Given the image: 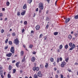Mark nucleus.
Wrapping results in <instances>:
<instances>
[{
  "mask_svg": "<svg viewBox=\"0 0 78 78\" xmlns=\"http://www.w3.org/2000/svg\"><path fill=\"white\" fill-rule=\"evenodd\" d=\"M38 8L39 9V13H41L42 11L41 10L44 9V3L41 2L38 4Z\"/></svg>",
  "mask_w": 78,
  "mask_h": 78,
  "instance_id": "f257e3e1",
  "label": "nucleus"
},
{
  "mask_svg": "<svg viewBox=\"0 0 78 78\" xmlns=\"http://www.w3.org/2000/svg\"><path fill=\"white\" fill-rule=\"evenodd\" d=\"M69 47H71L69 48V51H70V50H72L74 49V48L75 47V44H73V43L71 42L69 43Z\"/></svg>",
  "mask_w": 78,
  "mask_h": 78,
  "instance_id": "f03ea898",
  "label": "nucleus"
},
{
  "mask_svg": "<svg viewBox=\"0 0 78 78\" xmlns=\"http://www.w3.org/2000/svg\"><path fill=\"white\" fill-rule=\"evenodd\" d=\"M14 44H15L16 45H19V41L18 38L15 39L13 41Z\"/></svg>",
  "mask_w": 78,
  "mask_h": 78,
  "instance_id": "7ed1b4c3",
  "label": "nucleus"
},
{
  "mask_svg": "<svg viewBox=\"0 0 78 78\" xmlns=\"http://www.w3.org/2000/svg\"><path fill=\"white\" fill-rule=\"evenodd\" d=\"M66 65V62H65V61H64L63 62H62L61 66L62 67H64Z\"/></svg>",
  "mask_w": 78,
  "mask_h": 78,
  "instance_id": "20e7f679",
  "label": "nucleus"
},
{
  "mask_svg": "<svg viewBox=\"0 0 78 78\" xmlns=\"http://www.w3.org/2000/svg\"><path fill=\"white\" fill-rule=\"evenodd\" d=\"M64 19L65 20V23H68V22H69V21L70 20V18H64Z\"/></svg>",
  "mask_w": 78,
  "mask_h": 78,
  "instance_id": "39448f33",
  "label": "nucleus"
},
{
  "mask_svg": "<svg viewBox=\"0 0 78 78\" xmlns=\"http://www.w3.org/2000/svg\"><path fill=\"white\" fill-rule=\"evenodd\" d=\"M10 51L12 53H14V47H12L10 49Z\"/></svg>",
  "mask_w": 78,
  "mask_h": 78,
  "instance_id": "423d86ee",
  "label": "nucleus"
},
{
  "mask_svg": "<svg viewBox=\"0 0 78 78\" xmlns=\"http://www.w3.org/2000/svg\"><path fill=\"white\" fill-rule=\"evenodd\" d=\"M59 59L60 61H62V58L61 57L60 58H57V63H59Z\"/></svg>",
  "mask_w": 78,
  "mask_h": 78,
  "instance_id": "0eeeda50",
  "label": "nucleus"
},
{
  "mask_svg": "<svg viewBox=\"0 0 78 78\" xmlns=\"http://www.w3.org/2000/svg\"><path fill=\"white\" fill-rule=\"evenodd\" d=\"M37 75L39 77H42V73H41V71H39L37 73Z\"/></svg>",
  "mask_w": 78,
  "mask_h": 78,
  "instance_id": "6e6552de",
  "label": "nucleus"
},
{
  "mask_svg": "<svg viewBox=\"0 0 78 78\" xmlns=\"http://www.w3.org/2000/svg\"><path fill=\"white\" fill-rule=\"evenodd\" d=\"M12 55V53H9L6 55V56H7V57H11Z\"/></svg>",
  "mask_w": 78,
  "mask_h": 78,
  "instance_id": "1a4fd4ad",
  "label": "nucleus"
},
{
  "mask_svg": "<svg viewBox=\"0 0 78 78\" xmlns=\"http://www.w3.org/2000/svg\"><path fill=\"white\" fill-rule=\"evenodd\" d=\"M35 60H36V58H35L34 57H33L31 58V61L32 62H34V61H35Z\"/></svg>",
  "mask_w": 78,
  "mask_h": 78,
  "instance_id": "9d476101",
  "label": "nucleus"
},
{
  "mask_svg": "<svg viewBox=\"0 0 78 78\" xmlns=\"http://www.w3.org/2000/svg\"><path fill=\"white\" fill-rule=\"evenodd\" d=\"M40 29V26L39 25H37L36 26V29L37 31H38V30H39Z\"/></svg>",
  "mask_w": 78,
  "mask_h": 78,
  "instance_id": "9b49d317",
  "label": "nucleus"
},
{
  "mask_svg": "<svg viewBox=\"0 0 78 78\" xmlns=\"http://www.w3.org/2000/svg\"><path fill=\"white\" fill-rule=\"evenodd\" d=\"M25 13H26V11L25 10H24L23 12L21 13V16H24L25 14Z\"/></svg>",
  "mask_w": 78,
  "mask_h": 78,
  "instance_id": "f8f14e48",
  "label": "nucleus"
},
{
  "mask_svg": "<svg viewBox=\"0 0 78 78\" xmlns=\"http://www.w3.org/2000/svg\"><path fill=\"white\" fill-rule=\"evenodd\" d=\"M20 54L21 56H23V54H24V51H20Z\"/></svg>",
  "mask_w": 78,
  "mask_h": 78,
  "instance_id": "ddd939ff",
  "label": "nucleus"
},
{
  "mask_svg": "<svg viewBox=\"0 0 78 78\" xmlns=\"http://www.w3.org/2000/svg\"><path fill=\"white\" fill-rule=\"evenodd\" d=\"M23 8L24 9H25L26 8L27 9V5L26 4H24L23 6Z\"/></svg>",
  "mask_w": 78,
  "mask_h": 78,
  "instance_id": "4468645a",
  "label": "nucleus"
},
{
  "mask_svg": "<svg viewBox=\"0 0 78 78\" xmlns=\"http://www.w3.org/2000/svg\"><path fill=\"white\" fill-rule=\"evenodd\" d=\"M68 37L69 39L71 40L72 39V36L71 35H69L68 36Z\"/></svg>",
  "mask_w": 78,
  "mask_h": 78,
  "instance_id": "2eb2a0df",
  "label": "nucleus"
},
{
  "mask_svg": "<svg viewBox=\"0 0 78 78\" xmlns=\"http://www.w3.org/2000/svg\"><path fill=\"white\" fill-rule=\"evenodd\" d=\"M27 0V2L28 3H29V4H31L32 2H33V0Z\"/></svg>",
  "mask_w": 78,
  "mask_h": 78,
  "instance_id": "dca6fc26",
  "label": "nucleus"
},
{
  "mask_svg": "<svg viewBox=\"0 0 78 78\" xmlns=\"http://www.w3.org/2000/svg\"><path fill=\"white\" fill-rule=\"evenodd\" d=\"M65 48L66 49H67V48H69V45H68V44H66L65 46Z\"/></svg>",
  "mask_w": 78,
  "mask_h": 78,
  "instance_id": "f3484780",
  "label": "nucleus"
},
{
  "mask_svg": "<svg viewBox=\"0 0 78 78\" xmlns=\"http://www.w3.org/2000/svg\"><path fill=\"white\" fill-rule=\"evenodd\" d=\"M50 60L51 62H53V61H54V58H51L50 59Z\"/></svg>",
  "mask_w": 78,
  "mask_h": 78,
  "instance_id": "a211bd4d",
  "label": "nucleus"
},
{
  "mask_svg": "<svg viewBox=\"0 0 78 78\" xmlns=\"http://www.w3.org/2000/svg\"><path fill=\"white\" fill-rule=\"evenodd\" d=\"M7 77L8 78H11V75L9 74H8L7 75Z\"/></svg>",
  "mask_w": 78,
  "mask_h": 78,
  "instance_id": "6ab92c4d",
  "label": "nucleus"
},
{
  "mask_svg": "<svg viewBox=\"0 0 78 78\" xmlns=\"http://www.w3.org/2000/svg\"><path fill=\"white\" fill-rule=\"evenodd\" d=\"M33 47V45L32 44H30L29 45V48H30L32 49V48Z\"/></svg>",
  "mask_w": 78,
  "mask_h": 78,
  "instance_id": "aec40b11",
  "label": "nucleus"
},
{
  "mask_svg": "<svg viewBox=\"0 0 78 78\" xmlns=\"http://www.w3.org/2000/svg\"><path fill=\"white\" fill-rule=\"evenodd\" d=\"M19 64H20V62H17L16 63V66H17V67H19Z\"/></svg>",
  "mask_w": 78,
  "mask_h": 78,
  "instance_id": "412c9836",
  "label": "nucleus"
},
{
  "mask_svg": "<svg viewBox=\"0 0 78 78\" xmlns=\"http://www.w3.org/2000/svg\"><path fill=\"white\" fill-rule=\"evenodd\" d=\"M3 14L2 13H0V18H1L3 17Z\"/></svg>",
  "mask_w": 78,
  "mask_h": 78,
  "instance_id": "4be33fe9",
  "label": "nucleus"
},
{
  "mask_svg": "<svg viewBox=\"0 0 78 78\" xmlns=\"http://www.w3.org/2000/svg\"><path fill=\"white\" fill-rule=\"evenodd\" d=\"M63 46L61 44L59 46V49H62V48Z\"/></svg>",
  "mask_w": 78,
  "mask_h": 78,
  "instance_id": "5701e85b",
  "label": "nucleus"
},
{
  "mask_svg": "<svg viewBox=\"0 0 78 78\" xmlns=\"http://www.w3.org/2000/svg\"><path fill=\"white\" fill-rule=\"evenodd\" d=\"M12 36H16V33L13 32L12 34Z\"/></svg>",
  "mask_w": 78,
  "mask_h": 78,
  "instance_id": "b1692460",
  "label": "nucleus"
},
{
  "mask_svg": "<svg viewBox=\"0 0 78 78\" xmlns=\"http://www.w3.org/2000/svg\"><path fill=\"white\" fill-rule=\"evenodd\" d=\"M74 18L75 19H78V15H76L74 16Z\"/></svg>",
  "mask_w": 78,
  "mask_h": 78,
  "instance_id": "393cba45",
  "label": "nucleus"
},
{
  "mask_svg": "<svg viewBox=\"0 0 78 78\" xmlns=\"http://www.w3.org/2000/svg\"><path fill=\"white\" fill-rule=\"evenodd\" d=\"M10 4V3H9V2H7L6 4L8 6H9Z\"/></svg>",
  "mask_w": 78,
  "mask_h": 78,
  "instance_id": "a878e982",
  "label": "nucleus"
},
{
  "mask_svg": "<svg viewBox=\"0 0 78 78\" xmlns=\"http://www.w3.org/2000/svg\"><path fill=\"white\" fill-rule=\"evenodd\" d=\"M58 33L57 32H55L54 33V35H58Z\"/></svg>",
  "mask_w": 78,
  "mask_h": 78,
  "instance_id": "bb28decb",
  "label": "nucleus"
},
{
  "mask_svg": "<svg viewBox=\"0 0 78 78\" xmlns=\"http://www.w3.org/2000/svg\"><path fill=\"white\" fill-rule=\"evenodd\" d=\"M25 61V57H24L22 59V62H24Z\"/></svg>",
  "mask_w": 78,
  "mask_h": 78,
  "instance_id": "cd10ccee",
  "label": "nucleus"
},
{
  "mask_svg": "<svg viewBox=\"0 0 78 78\" xmlns=\"http://www.w3.org/2000/svg\"><path fill=\"white\" fill-rule=\"evenodd\" d=\"M17 15L18 16H20V12H18Z\"/></svg>",
  "mask_w": 78,
  "mask_h": 78,
  "instance_id": "c85d7f7f",
  "label": "nucleus"
},
{
  "mask_svg": "<svg viewBox=\"0 0 78 78\" xmlns=\"http://www.w3.org/2000/svg\"><path fill=\"white\" fill-rule=\"evenodd\" d=\"M9 45H11L12 44V42L11 41H9Z\"/></svg>",
  "mask_w": 78,
  "mask_h": 78,
  "instance_id": "c756f323",
  "label": "nucleus"
},
{
  "mask_svg": "<svg viewBox=\"0 0 78 78\" xmlns=\"http://www.w3.org/2000/svg\"><path fill=\"white\" fill-rule=\"evenodd\" d=\"M46 65H45V67H46V68H47L48 67V63H46Z\"/></svg>",
  "mask_w": 78,
  "mask_h": 78,
  "instance_id": "7c9ffc66",
  "label": "nucleus"
},
{
  "mask_svg": "<svg viewBox=\"0 0 78 78\" xmlns=\"http://www.w3.org/2000/svg\"><path fill=\"white\" fill-rule=\"evenodd\" d=\"M13 73H16V70L15 69H13Z\"/></svg>",
  "mask_w": 78,
  "mask_h": 78,
  "instance_id": "2f4dec72",
  "label": "nucleus"
},
{
  "mask_svg": "<svg viewBox=\"0 0 78 78\" xmlns=\"http://www.w3.org/2000/svg\"><path fill=\"white\" fill-rule=\"evenodd\" d=\"M69 58H66L65 59V61L66 62H68V61H69Z\"/></svg>",
  "mask_w": 78,
  "mask_h": 78,
  "instance_id": "473e14b6",
  "label": "nucleus"
},
{
  "mask_svg": "<svg viewBox=\"0 0 78 78\" xmlns=\"http://www.w3.org/2000/svg\"><path fill=\"white\" fill-rule=\"evenodd\" d=\"M42 36H43V34H41L40 35L39 38H42Z\"/></svg>",
  "mask_w": 78,
  "mask_h": 78,
  "instance_id": "72a5a7b5",
  "label": "nucleus"
},
{
  "mask_svg": "<svg viewBox=\"0 0 78 78\" xmlns=\"http://www.w3.org/2000/svg\"><path fill=\"white\" fill-rule=\"evenodd\" d=\"M5 30L3 29H2L1 31V33H4Z\"/></svg>",
  "mask_w": 78,
  "mask_h": 78,
  "instance_id": "f704fd0d",
  "label": "nucleus"
},
{
  "mask_svg": "<svg viewBox=\"0 0 78 78\" xmlns=\"http://www.w3.org/2000/svg\"><path fill=\"white\" fill-rule=\"evenodd\" d=\"M74 36H76V37H78V34L77 33H75L74 34Z\"/></svg>",
  "mask_w": 78,
  "mask_h": 78,
  "instance_id": "c9c22d12",
  "label": "nucleus"
},
{
  "mask_svg": "<svg viewBox=\"0 0 78 78\" xmlns=\"http://www.w3.org/2000/svg\"><path fill=\"white\" fill-rule=\"evenodd\" d=\"M27 22L26 21H25L24 22V25H27Z\"/></svg>",
  "mask_w": 78,
  "mask_h": 78,
  "instance_id": "e433bc0d",
  "label": "nucleus"
},
{
  "mask_svg": "<svg viewBox=\"0 0 78 78\" xmlns=\"http://www.w3.org/2000/svg\"><path fill=\"white\" fill-rule=\"evenodd\" d=\"M8 39H7L5 40V43H8Z\"/></svg>",
  "mask_w": 78,
  "mask_h": 78,
  "instance_id": "4c0bfd02",
  "label": "nucleus"
},
{
  "mask_svg": "<svg viewBox=\"0 0 78 78\" xmlns=\"http://www.w3.org/2000/svg\"><path fill=\"white\" fill-rule=\"evenodd\" d=\"M1 77H2V78H4V76H3V74H0Z\"/></svg>",
  "mask_w": 78,
  "mask_h": 78,
  "instance_id": "58836bf2",
  "label": "nucleus"
},
{
  "mask_svg": "<svg viewBox=\"0 0 78 78\" xmlns=\"http://www.w3.org/2000/svg\"><path fill=\"white\" fill-rule=\"evenodd\" d=\"M33 69H39V67H36L34 66L33 68Z\"/></svg>",
  "mask_w": 78,
  "mask_h": 78,
  "instance_id": "ea45409f",
  "label": "nucleus"
},
{
  "mask_svg": "<svg viewBox=\"0 0 78 78\" xmlns=\"http://www.w3.org/2000/svg\"><path fill=\"white\" fill-rule=\"evenodd\" d=\"M8 48V45H7L6 47H5V48L4 49H5V50H6V49H7V48Z\"/></svg>",
  "mask_w": 78,
  "mask_h": 78,
  "instance_id": "a19ab883",
  "label": "nucleus"
},
{
  "mask_svg": "<svg viewBox=\"0 0 78 78\" xmlns=\"http://www.w3.org/2000/svg\"><path fill=\"white\" fill-rule=\"evenodd\" d=\"M49 27V25H48V24H47L46 25V28L47 29H48V28Z\"/></svg>",
  "mask_w": 78,
  "mask_h": 78,
  "instance_id": "79ce46f5",
  "label": "nucleus"
},
{
  "mask_svg": "<svg viewBox=\"0 0 78 78\" xmlns=\"http://www.w3.org/2000/svg\"><path fill=\"white\" fill-rule=\"evenodd\" d=\"M60 78H64V75H60Z\"/></svg>",
  "mask_w": 78,
  "mask_h": 78,
  "instance_id": "37998d69",
  "label": "nucleus"
},
{
  "mask_svg": "<svg viewBox=\"0 0 78 78\" xmlns=\"http://www.w3.org/2000/svg\"><path fill=\"white\" fill-rule=\"evenodd\" d=\"M40 66L41 68H43V67H44V65H43L42 64Z\"/></svg>",
  "mask_w": 78,
  "mask_h": 78,
  "instance_id": "c03bdc74",
  "label": "nucleus"
},
{
  "mask_svg": "<svg viewBox=\"0 0 78 78\" xmlns=\"http://www.w3.org/2000/svg\"><path fill=\"white\" fill-rule=\"evenodd\" d=\"M53 64L54 66H56V62H55L54 63H53Z\"/></svg>",
  "mask_w": 78,
  "mask_h": 78,
  "instance_id": "a18cd8bd",
  "label": "nucleus"
},
{
  "mask_svg": "<svg viewBox=\"0 0 78 78\" xmlns=\"http://www.w3.org/2000/svg\"><path fill=\"white\" fill-rule=\"evenodd\" d=\"M0 74L1 75V74H3V71L2 70L0 71Z\"/></svg>",
  "mask_w": 78,
  "mask_h": 78,
  "instance_id": "49530a36",
  "label": "nucleus"
},
{
  "mask_svg": "<svg viewBox=\"0 0 78 78\" xmlns=\"http://www.w3.org/2000/svg\"><path fill=\"white\" fill-rule=\"evenodd\" d=\"M22 33H23V32H24V31H25V29H22Z\"/></svg>",
  "mask_w": 78,
  "mask_h": 78,
  "instance_id": "de8ad7c7",
  "label": "nucleus"
},
{
  "mask_svg": "<svg viewBox=\"0 0 78 78\" xmlns=\"http://www.w3.org/2000/svg\"><path fill=\"white\" fill-rule=\"evenodd\" d=\"M20 73H23V71L22 70H20Z\"/></svg>",
  "mask_w": 78,
  "mask_h": 78,
  "instance_id": "09e8293b",
  "label": "nucleus"
},
{
  "mask_svg": "<svg viewBox=\"0 0 78 78\" xmlns=\"http://www.w3.org/2000/svg\"><path fill=\"white\" fill-rule=\"evenodd\" d=\"M9 69H12V66L10 65H9Z\"/></svg>",
  "mask_w": 78,
  "mask_h": 78,
  "instance_id": "8fccbe9b",
  "label": "nucleus"
},
{
  "mask_svg": "<svg viewBox=\"0 0 78 78\" xmlns=\"http://www.w3.org/2000/svg\"><path fill=\"white\" fill-rule=\"evenodd\" d=\"M39 11V9L38 8H37L36 9V12H37V11Z\"/></svg>",
  "mask_w": 78,
  "mask_h": 78,
  "instance_id": "3c124183",
  "label": "nucleus"
},
{
  "mask_svg": "<svg viewBox=\"0 0 78 78\" xmlns=\"http://www.w3.org/2000/svg\"><path fill=\"white\" fill-rule=\"evenodd\" d=\"M2 11H5V8H2Z\"/></svg>",
  "mask_w": 78,
  "mask_h": 78,
  "instance_id": "603ef678",
  "label": "nucleus"
},
{
  "mask_svg": "<svg viewBox=\"0 0 78 78\" xmlns=\"http://www.w3.org/2000/svg\"><path fill=\"white\" fill-rule=\"evenodd\" d=\"M55 78H58V75H56L55 76Z\"/></svg>",
  "mask_w": 78,
  "mask_h": 78,
  "instance_id": "864d4df0",
  "label": "nucleus"
},
{
  "mask_svg": "<svg viewBox=\"0 0 78 78\" xmlns=\"http://www.w3.org/2000/svg\"><path fill=\"white\" fill-rule=\"evenodd\" d=\"M35 16H36V13H34V16H33V17H35Z\"/></svg>",
  "mask_w": 78,
  "mask_h": 78,
  "instance_id": "5fc2aeb1",
  "label": "nucleus"
},
{
  "mask_svg": "<svg viewBox=\"0 0 78 78\" xmlns=\"http://www.w3.org/2000/svg\"><path fill=\"white\" fill-rule=\"evenodd\" d=\"M15 62H16V60H14L12 62V63H14Z\"/></svg>",
  "mask_w": 78,
  "mask_h": 78,
  "instance_id": "6e6d98bb",
  "label": "nucleus"
},
{
  "mask_svg": "<svg viewBox=\"0 0 78 78\" xmlns=\"http://www.w3.org/2000/svg\"><path fill=\"white\" fill-rule=\"evenodd\" d=\"M68 71L69 72H72V71L71 70V69H68Z\"/></svg>",
  "mask_w": 78,
  "mask_h": 78,
  "instance_id": "4d7b16f0",
  "label": "nucleus"
},
{
  "mask_svg": "<svg viewBox=\"0 0 78 78\" xmlns=\"http://www.w3.org/2000/svg\"><path fill=\"white\" fill-rule=\"evenodd\" d=\"M75 65H76L77 66H78V63L77 62H75Z\"/></svg>",
  "mask_w": 78,
  "mask_h": 78,
  "instance_id": "13d9d810",
  "label": "nucleus"
},
{
  "mask_svg": "<svg viewBox=\"0 0 78 78\" xmlns=\"http://www.w3.org/2000/svg\"><path fill=\"white\" fill-rule=\"evenodd\" d=\"M33 54H34V55H35V54H36V52L35 51H34L33 53Z\"/></svg>",
  "mask_w": 78,
  "mask_h": 78,
  "instance_id": "bf43d9fd",
  "label": "nucleus"
},
{
  "mask_svg": "<svg viewBox=\"0 0 78 78\" xmlns=\"http://www.w3.org/2000/svg\"><path fill=\"white\" fill-rule=\"evenodd\" d=\"M47 2H48V3H50V0H47Z\"/></svg>",
  "mask_w": 78,
  "mask_h": 78,
  "instance_id": "052dcab7",
  "label": "nucleus"
},
{
  "mask_svg": "<svg viewBox=\"0 0 78 78\" xmlns=\"http://www.w3.org/2000/svg\"><path fill=\"white\" fill-rule=\"evenodd\" d=\"M44 40H47V37L45 36L44 37Z\"/></svg>",
  "mask_w": 78,
  "mask_h": 78,
  "instance_id": "680f3d73",
  "label": "nucleus"
},
{
  "mask_svg": "<svg viewBox=\"0 0 78 78\" xmlns=\"http://www.w3.org/2000/svg\"><path fill=\"white\" fill-rule=\"evenodd\" d=\"M77 50H76V52H78V45H77Z\"/></svg>",
  "mask_w": 78,
  "mask_h": 78,
  "instance_id": "e2e57ef3",
  "label": "nucleus"
},
{
  "mask_svg": "<svg viewBox=\"0 0 78 78\" xmlns=\"http://www.w3.org/2000/svg\"><path fill=\"white\" fill-rule=\"evenodd\" d=\"M32 69L34 70V71H35L36 70V69Z\"/></svg>",
  "mask_w": 78,
  "mask_h": 78,
  "instance_id": "0e129e2a",
  "label": "nucleus"
},
{
  "mask_svg": "<svg viewBox=\"0 0 78 78\" xmlns=\"http://www.w3.org/2000/svg\"><path fill=\"white\" fill-rule=\"evenodd\" d=\"M57 51H58V52H60V50H59V49H57Z\"/></svg>",
  "mask_w": 78,
  "mask_h": 78,
  "instance_id": "69168bd1",
  "label": "nucleus"
},
{
  "mask_svg": "<svg viewBox=\"0 0 78 78\" xmlns=\"http://www.w3.org/2000/svg\"><path fill=\"white\" fill-rule=\"evenodd\" d=\"M31 33H34V31L33 30H32L31 32Z\"/></svg>",
  "mask_w": 78,
  "mask_h": 78,
  "instance_id": "338daca9",
  "label": "nucleus"
},
{
  "mask_svg": "<svg viewBox=\"0 0 78 78\" xmlns=\"http://www.w3.org/2000/svg\"><path fill=\"white\" fill-rule=\"evenodd\" d=\"M36 71H39V69H36Z\"/></svg>",
  "mask_w": 78,
  "mask_h": 78,
  "instance_id": "774afa93",
  "label": "nucleus"
}]
</instances>
